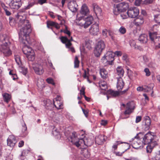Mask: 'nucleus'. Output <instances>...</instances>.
<instances>
[{
    "mask_svg": "<svg viewBox=\"0 0 160 160\" xmlns=\"http://www.w3.org/2000/svg\"><path fill=\"white\" fill-rule=\"evenodd\" d=\"M83 113L84 114L85 116L87 117L88 116V109H84L82 108Z\"/></svg>",
    "mask_w": 160,
    "mask_h": 160,
    "instance_id": "62",
    "label": "nucleus"
},
{
    "mask_svg": "<svg viewBox=\"0 0 160 160\" xmlns=\"http://www.w3.org/2000/svg\"><path fill=\"white\" fill-rule=\"evenodd\" d=\"M71 141L72 143L78 147L80 146H83L85 145L87 146H90L92 144L91 141L90 139H88L86 138L79 139L77 137L76 132H74L72 133L71 138Z\"/></svg>",
    "mask_w": 160,
    "mask_h": 160,
    "instance_id": "4",
    "label": "nucleus"
},
{
    "mask_svg": "<svg viewBox=\"0 0 160 160\" xmlns=\"http://www.w3.org/2000/svg\"><path fill=\"white\" fill-rule=\"evenodd\" d=\"M114 53L115 54V56L116 55L118 57L121 56L122 54V52L120 51H116L114 52Z\"/></svg>",
    "mask_w": 160,
    "mask_h": 160,
    "instance_id": "60",
    "label": "nucleus"
},
{
    "mask_svg": "<svg viewBox=\"0 0 160 160\" xmlns=\"http://www.w3.org/2000/svg\"><path fill=\"white\" fill-rule=\"evenodd\" d=\"M93 9L96 15H101L102 11L101 9L97 5H94Z\"/></svg>",
    "mask_w": 160,
    "mask_h": 160,
    "instance_id": "32",
    "label": "nucleus"
},
{
    "mask_svg": "<svg viewBox=\"0 0 160 160\" xmlns=\"http://www.w3.org/2000/svg\"><path fill=\"white\" fill-rule=\"evenodd\" d=\"M44 106L45 108L48 109H52L53 105L52 104L51 101L50 99H46L43 101Z\"/></svg>",
    "mask_w": 160,
    "mask_h": 160,
    "instance_id": "21",
    "label": "nucleus"
},
{
    "mask_svg": "<svg viewBox=\"0 0 160 160\" xmlns=\"http://www.w3.org/2000/svg\"><path fill=\"white\" fill-rule=\"evenodd\" d=\"M102 33L103 36L106 37L108 34V30L106 29H104L102 31Z\"/></svg>",
    "mask_w": 160,
    "mask_h": 160,
    "instance_id": "64",
    "label": "nucleus"
},
{
    "mask_svg": "<svg viewBox=\"0 0 160 160\" xmlns=\"http://www.w3.org/2000/svg\"><path fill=\"white\" fill-rule=\"evenodd\" d=\"M129 8L128 4L125 2H123L118 4L113 10V13L115 15L119 13L124 12Z\"/></svg>",
    "mask_w": 160,
    "mask_h": 160,
    "instance_id": "8",
    "label": "nucleus"
},
{
    "mask_svg": "<svg viewBox=\"0 0 160 160\" xmlns=\"http://www.w3.org/2000/svg\"><path fill=\"white\" fill-rule=\"evenodd\" d=\"M144 22V19L143 17L139 16L136 18L134 20V24L137 26H140L142 25Z\"/></svg>",
    "mask_w": 160,
    "mask_h": 160,
    "instance_id": "19",
    "label": "nucleus"
},
{
    "mask_svg": "<svg viewBox=\"0 0 160 160\" xmlns=\"http://www.w3.org/2000/svg\"><path fill=\"white\" fill-rule=\"evenodd\" d=\"M100 73L102 78L103 79H106L108 77V72L104 68L100 69Z\"/></svg>",
    "mask_w": 160,
    "mask_h": 160,
    "instance_id": "24",
    "label": "nucleus"
},
{
    "mask_svg": "<svg viewBox=\"0 0 160 160\" xmlns=\"http://www.w3.org/2000/svg\"><path fill=\"white\" fill-rule=\"evenodd\" d=\"M46 81L49 84H52L53 85H54L55 84V83L53 79L51 78H49L47 79Z\"/></svg>",
    "mask_w": 160,
    "mask_h": 160,
    "instance_id": "52",
    "label": "nucleus"
},
{
    "mask_svg": "<svg viewBox=\"0 0 160 160\" xmlns=\"http://www.w3.org/2000/svg\"><path fill=\"white\" fill-rule=\"evenodd\" d=\"M160 30V25L155 24L151 28L152 32L158 33L160 34L159 30Z\"/></svg>",
    "mask_w": 160,
    "mask_h": 160,
    "instance_id": "30",
    "label": "nucleus"
},
{
    "mask_svg": "<svg viewBox=\"0 0 160 160\" xmlns=\"http://www.w3.org/2000/svg\"><path fill=\"white\" fill-rule=\"evenodd\" d=\"M93 20V18L91 15L85 18L78 17L76 22L77 25L87 28L92 23Z\"/></svg>",
    "mask_w": 160,
    "mask_h": 160,
    "instance_id": "5",
    "label": "nucleus"
},
{
    "mask_svg": "<svg viewBox=\"0 0 160 160\" xmlns=\"http://www.w3.org/2000/svg\"><path fill=\"white\" fill-rule=\"evenodd\" d=\"M28 37V35L26 37V38H25V37L23 38V36H22L23 41L24 40H26L27 41V42L26 43H24L22 42V41L21 40L19 39L20 41L24 45V46L22 48V50L23 53L26 55L30 53H33L34 52L32 50L31 48H30L29 46L26 45L27 43H28V41L27 40V38Z\"/></svg>",
    "mask_w": 160,
    "mask_h": 160,
    "instance_id": "10",
    "label": "nucleus"
},
{
    "mask_svg": "<svg viewBox=\"0 0 160 160\" xmlns=\"http://www.w3.org/2000/svg\"><path fill=\"white\" fill-rule=\"evenodd\" d=\"M126 109L125 111V114H129L131 113L134 109V103L133 102H129L126 104Z\"/></svg>",
    "mask_w": 160,
    "mask_h": 160,
    "instance_id": "18",
    "label": "nucleus"
},
{
    "mask_svg": "<svg viewBox=\"0 0 160 160\" xmlns=\"http://www.w3.org/2000/svg\"><path fill=\"white\" fill-rule=\"evenodd\" d=\"M32 67L35 72L38 74L41 75L44 72L42 65L38 62L33 63Z\"/></svg>",
    "mask_w": 160,
    "mask_h": 160,
    "instance_id": "12",
    "label": "nucleus"
},
{
    "mask_svg": "<svg viewBox=\"0 0 160 160\" xmlns=\"http://www.w3.org/2000/svg\"><path fill=\"white\" fill-rule=\"evenodd\" d=\"M88 75H89V71L88 69L87 70H84V74L83 75V78H87V80L88 82L90 83L91 82L90 80L88 79Z\"/></svg>",
    "mask_w": 160,
    "mask_h": 160,
    "instance_id": "44",
    "label": "nucleus"
},
{
    "mask_svg": "<svg viewBox=\"0 0 160 160\" xmlns=\"http://www.w3.org/2000/svg\"><path fill=\"white\" fill-rule=\"evenodd\" d=\"M26 57L29 61H33L35 59V56L34 53H30L28 54H27Z\"/></svg>",
    "mask_w": 160,
    "mask_h": 160,
    "instance_id": "40",
    "label": "nucleus"
},
{
    "mask_svg": "<svg viewBox=\"0 0 160 160\" xmlns=\"http://www.w3.org/2000/svg\"><path fill=\"white\" fill-rule=\"evenodd\" d=\"M144 62L147 65L151 61V58L147 56L144 55L143 57Z\"/></svg>",
    "mask_w": 160,
    "mask_h": 160,
    "instance_id": "39",
    "label": "nucleus"
},
{
    "mask_svg": "<svg viewBox=\"0 0 160 160\" xmlns=\"http://www.w3.org/2000/svg\"><path fill=\"white\" fill-rule=\"evenodd\" d=\"M53 104L55 107L58 109H60L62 108L63 105L61 101H55L54 100H53Z\"/></svg>",
    "mask_w": 160,
    "mask_h": 160,
    "instance_id": "28",
    "label": "nucleus"
},
{
    "mask_svg": "<svg viewBox=\"0 0 160 160\" xmlns=\"http://www.w3.org/2000/svg\"><path fill=\"white\" fill-rule=\"evenodd\" d=\"M119 32L122 34H124L126 32V28L123 27H121L119 30Z\"/></svg>",
    "mask_w": 160,
    "mask_h": 160,
    "instance_id": "50",
    "label": "nucleus"
},
{
    "mask_svg": "<svg viewBox=\"0 0 160 160\" xmlns=\"http://www.w3.org/2000/svg\"><path fill=\"white\" fill-rule=\"evenodd\" d=\"M153 0H145L142 2L143 4H147L152 3Z\"/></svg>",
    "mask_w": 160,
    "mask_h": 160,
    "instance_id": "58",
    "label": "nucleus"
},
{
    "mask_svg": "<svg viewBox=\"0 0 160 160\" xmlns=\"http://www.w3.org/2000/svg\"><path fill=\"white\" fill-rule=\"evenodd\" d=\"M47 26L48 28H49V26L54 27L57 29H58L60 28V26L58 24L52 21L47 22Z\"/></svg>",
    "mask_w": 160,
    "mask_h": 160,
    "instance_id": "27",
    "label": "nucleus"
},
{
    "mask_svg": "<svg viewBox=\"0 0 160 160\" xmlns=\"http://www.w3.org/2000/svg\"><path fill=\"white\" fill-rule=\"evenodd\" d=\"M15 59L18 65H20L21 64V62L20 57L18 55L15 56Z\"/></svg>",
    "mask_w": 160,
    "mask_h": 160,
    "instance_id": "49",
    "label": "nucleus"
},
{
    "mask_svg": "<svg viewBox=\"0 0 160 160\" xmlns=\"http://www.w3.org/2000/svg\"><path fill=\"white\" fill-rule=\"evenodd\" d=\"M17 17L19 20L18 26L22 27L20 29V32L19 33V39L22 40L24 43H26L27 41L26 40L23 41L22 36L26 38V37L29 35L31 32V25L29 21L26 20V16L23 12H19L18 13Z\"/></svg>",
    "mask_w": 160,
    "mask_h": 160,
    "instance_id": "1",
    "label": "nucleus"
},
{
    "mask_svg": "<svg viewBox=\"0 0 160 160\" xmlns=\"http://www.w3.org/2000/svg\"><path fill=\"white\" fill-rule=\"evenodd\" d=\"M83 154L84 157L88 158L90 156V153L89 150L87 149H84L83 151Z\"/></svg>",
    "mask_w": 160,
    "mask_h": 160,
    "instance_id": "42",
    "label": "nucleus"
},
{
    "mask_svg": "<svg viewBox=\"0 0 160 160\" xmlns=\"http://www.w3.org/2000/svg\"><path fill=\"white\" fill-rule=\"evenodd\" d=\"M85 48L90 49L92 48L91 44L89 41H86L85 42Z\"/></svg>",
    "mask_w": 160,
    "mask_h": 160,
    "instance_id": "45",
    "label": "nucleus"
},
{
    "mask_svg": "<svg viewBox=\"0 0 160 160\" xmlns=\"http://www.w3.org/2000/svg\"><path fill=\"white\" fill-rule=\"evenodd\" d=\"M0 41L2 42L0 47L1 52L4 56L9 57L12 55V52L10 48L11 43L8 38L5 34H0Z\"/></svg>",
    "mask_w": 160,
    "mask_h": 160,
    "instance_id": "2",
    "label": "nucleus"
},
{
    "mask_svg": "<svg viewBox=\"0 0 160 160\" xmlns=\"http://www.w3.org/2000/svg\"><path fill=\"white\" fill-rule=\"evenodd\" d=\"M126 143L125 142H120V141H116V143L113 145L112 146V148L114 149H116L117 148V146L119 144L121 143Z\"/></svg>",
    "mask_w": 160,
    "mask_h": 160,
    "instance_id": "55",
    "label": "nucleus"
},
{
    "mask_svg": "<svg viewBox=\"0 0 160 160\" xmlns=\"http://www.w3.org/2000/svg\"><path fill=\"white\" fill-rule=\"evenodd\" d=\"M127 12L129 17L131 18H136L139 13V9L135 7L130 8Z\"/></svg>",
    "mask_w": 160,
    "mask_h": 160,
    "instance_id": "13",
    "label": "nucleus"
},
{
    "mask_svg": "<svg viewBox=\"0 0 160 160\" xmlns=\"http://www.w3.org/2000/svg\"><path fill=\"white\" fill-rule=\"evenodd\" d=\"M150 127V126L147 125V124H144L143 125V128L144 130L145 131H147L149 130Z\"/></svg>",
    "mask_w": 160,
    "mask_h": 160,
    "instance_id": "59",
    "label": "nucleus"
},
{
    "mask_svg": "<svg viewBox=\"0 0 160 160\" xmlns=\"http://www.w3.org/2000/svg\"><path fill=\"white\" fill-rule=\"evenodd\" d=\"M155 137L153 133L150 131L148 132L143 137L142 141L144 145L148 144L146 147L147 152H151L152 149L157 145V142L154 140Z\"/></svg>",
    "mask_w": 160,
    "mask_h": 160,
    "instance_id": "3",
    "label": "nucleus"
},
{
    "mask_svg": "<svg viewBox=\"0 0 160 160\" xmlns=\"http://www.w3.org/2000/svg\"><path fill=\"white\" fill-rule=\"evenodd\" d=\"M19 71L22 72L23 75H25L27 72V69L24 67H20L19 68Z\"/></svg>",
    "mask_w": 160,
    "mask_h": 160,
    "instance_id": "46",
    "label": "nucleus"
},
{
    "mask_svg": "<svg viewBox=\"0 0 160 160\" xmlns=\"http://www.w3.org/2000/svg\"><path fill=\"white\" fill-rule=\"evenodd\" d=\"M99 24L97 23L92 25L89 29L90 33L93 35H97L99 33Z\"/></svg>",
    "mask_w": 160,
    "mask_h": 160,
    "instance_id": "14",
    "label": "nucleus"
},
{
    "mask_svg": "<svg viewBox=\"0 0 160 160\" xmlns=\"http://www.w3.org/2000/svg\"><path fill=\"white\" fill-rule=\"evenodd\" d=\"M108 93L112 96L116 97L119 95V92L118 91H114L113 90H110L108 91Z\"/></svg>",
    "mask_w": 160,
    "mask_h": 160,
    "instance_id": "33",
    "label": "nucleus"
},
{
    "mask_svg": "<svg viewBox=\"0 0 160 160\" xmlns=\"http://www.w3.org/2000/svg\"><path fill=\"white\" fill-rule=\"evenodd\" d=\"M115 54L112 51H108L101 59L102 62L105 65H112L114 60Z\"/></svg>",
    "mask_w": 160,
    "mask_h": 160,
    "instance_id": "7",
    "label": "nucleus"
},
{
    "mask_svg": "<svg viewBox=\"0 0 160 160\" xmlns=\"http://www.w3.org/2000/svg\"><path fill=\"white\" fill-rule=\"evenodd\" d=\"M158 34H159L158 33L152 32H150L149 33V36L150 39L151 41L154 43H155L156 40L157 39L158 36L157 35Z\"/></svg>",
    "mask_w": 160,
    "mask_h": 160,
    "instance_id": "23",
    "label": "nucleus"
},
{
    "mask_svg": "<svg viewBox=\"0 0 160 160\" xmlns=\"http://www.w3.org/2000/svg\"><path fill=\"white\" fill-rule=\"evenodd\" d=\"M4 101L7 102H8L11 98L10 95L8 93H4L2 94Z\"/></svg>",
    "mask_w": 160,
    "mask_h": 160,
    "instance_id": "34",
    "label": "nucleus"
},
{
    "mask_svg": "<svg viewBox=\"0 0 160 160\" xmlns=\"http://www.w3.org/2000/svg\"><path fill=\"white\" fill-rule=\"evenodd\" d=\"M152 160H160V151H158L156 152L155 156Z\"/></svg>",
    "mask_w": 160,
    "mask_h": 160,
    "instance_id": "47",
    "label": "nucleus"
},
{
    "mask_svg": "<svg viewBox=\"0 0 160 160\" xmlns=\"http://www.w3.org/2000/svg\"><path fill=\"white\" fill-rule=\"evenodd\" d=\"M61 32H63L67 34L68 36V38H67L68 39H71V32L67 29V28L66 26L65 27V29L64 30H61Z\"/></svg>",
    "mask_w": 160,
    "mask_h": 160,
    "instance_id": "38",
    "label": "nucleus"
},
{
    "mask_svg": "<svg viewBox=\"0 0 160 160\" xmlns=\"http://www.w3.org/2000/svg\"><path fill=\"white\" fill-rule=\"evenodd\" d=\"M124 85V82L122 78L120 77L117 79V88L119 91H121Z\"/></svg>",
    "mask_w": 160,
    "mask_h": 160,
    "instance_id": "20",
    "label": "nucleus"
},
{
    "mask_svg": "<svg viewBox=\"0 0 160 160\" xmlns=\"http://www.w3.org/2000/svg\"><path fill=\"white\" fill-rule=\"evenodd\" d=\"M21 5V0H12L9 3L10 8L13 9H18Z\"/></svg>",
    "mask_w": 160,
    "mask_h": 160,
    "instance_id": "15",
    "label": "nucleus"
},
{
    "mask_svg": "<svg viewBox=\"0 0 160 160\" xmlns=\"http://www.w3.org/2000/svg\"><path fill=\"white\" fill-rule=\"evenodd\" d=\"M142 134L141 133H139L134 138L132 139V141L131 142L130 141V143H126L128 147H129L130 145H131L133 148L138 149L141 148L143 147L144 145L142 141L141 140V138H140V135Z\"/></svg>",
    "mask_w": 160,
    "mask_h": 160,
    "instance_id": "6",
    "label": "nucleus"
},
{
    "mask_svg": "<svg viewBox=\"0 0 160 160\" xmlns=\"http://www.w3.org/2000/svg\"><path fill=\"white\" fill-rule=\"evenodd\" d=\"M154 85L153 84H151L148 86H144V92H148L152 89L153 88Z\"/></svg>",
    "mask_w": 160,
    "mask_h": 160,
    "instance_id": "35",
    "label": "nucleus"
},
{
    "mask_svg": "<svg viewBox=\"0 0 160 160\" xmlns=\"http://www.w3.org/2000/svg\"><path fill=\"white\" fill-rule=\"evenodd\" d=\"M144 71L145 73V75L147 76H149L151 75V72L149 69L148 68H145Z\"/></svg>",
    "mask_w": 160,
    "mask_h": 160,
    "instance_id": "54",
    "label": "nucleus"
},
{
    "mask_svg": "<svg viewBox=\"0 0 160 160\" xmlns=\"http://www.w3.org/2000/svg\"><path fill=\"white\" fill-rule=\"evenodd\" d=\"M79 62L78 60V58L77 56H76L75 58L74 61V68H78L79 67Z\"/></svg>",
    "mask_w": 160,
    "mask_h": 160,
    "instance_id": "43",
    "label": "nucleus"
},
{
    "mask_svg": "<svg viewBox=\"0 0 160 160\" xmlns=\"http://www.w3.org/2000/svg\"><path fill=\"white\" fill-rule=\"evenodd\" d=\"M147 65L148 67L152 68H155L156 67V63L151 60Z\"/></svg>",
    "mask_w": 160,
    "mask_h": 160,
    "instance_id": "41",
    "label": "nucleus"
},
{
    "mask_svg": "<svg viewBox=\"0 0 160 160\" xmlns=\"http://www.w3.org/2000/svg\"><path fill=\"white\" fill-rule=\"evenodd\" d=\"M7 141L8 145L11 147L14 146L17 142L16 138L13 135L9 136Z\"/></svg>",
    "mask_w": 160,
    "mask_h": 160,
    "instance_id": "17",
    "label": "nucleus"
},
{
    "mask_svg": "<svg viewBox=\"0 0 160 160\" xmlns=\"http://www.w3.org/2000/svg\"><path fill=\"white\" fill-rule=\"evenodd\" d=\"M139 40L141 43H146L148 41L147 35L145 34H141L139 36Z\"/></svg>",
    "mask_w": 160,
    "mask_h": 160,
    "instance_id": "26",
    "label": "nucleus"
},
{
    "mask_svg": "<svg viewBox=\"0 0 160 160\" xmlns=\"http://www.w3.org/2000/svg\"><path fill=\"white\" fill-rule=\"evenodd\" d=\"M60 39L62 43L65 44L66 47L69 48L70 50L72 52H75V50L73 48L71 47L72 43L71 42L72 41V37H71L70 39H68L66 37H61Z\"/></svg>",
    "mask_w": 160,
    "mask_h": 160,
    "instance_id": "11",
    "label": "nucleus"
},
{
    "mask_svg": "<svg viewBox=\"0 0 160 160\" xmlns=\"http://www.w3.org/2000/svg\"><path fill=\"white\" fill-rule=\"evenodd\" d=\"M68 7L70 10L72 12H76L78 9V5L76 2L74 1L70 2L68 3Z\"/></svg>",
    "mask_w": 160,
    "mask_h": 160,
    "instance_id": "16",
    "label": "nucleus"
},
{
    "mask_svg": "<svg viewBox=\"0 0 160 160\" xmlns=\"http://www.w3.org/2000/svg\"><path fill=\"white\" fill-rule=\"evenodd\" d=\"M85 88L83 86L82 87L81 89L80 90V94L81 95H83L84 96L85 95Z\"/></svg>",
    "mask_w": 160,
    "mask_h": 160,
    "instance_id": "57",
    "label": "nucleus"
},
{
    "mask_svg": "<svg viewBox=\"0 0 160 160\" xmlns=\"http://www.w3.org/2000/svg\"><path fill=\"white\" fill-rule=\"evenodd\" d=\"M57 17H58V19L59 20H62L61 21V24H63V23H64L65 21H64V20H63V18L61 16L59 15H58Z\"/></svg>",
    "mask_w": 160,
    "mask_h": 160,
    "instance_id": "61",
    "label": "nucleus"
},
{
    "mask_svg": "<svg viewBox=\"0 0 160 160\" xmlns=\"http://www.w3.org/2000/svg\"><path fill=\"white\" fill-rule=\"evenodd\" d=\"M120 16L123 19H126L129 17V16L128 14V12L126 13H123L121 14L120 15Z\"/></svg>",
    "mask_w": 160,
    "mask_h": 160,
    "instance_id": "53",
    "label": "nucleus"
},
{
    "mask_svg": "<svg viewBox=\"0 0 160 160\" xmlns=\"http://www.w3.org/2000/svg\"><path fill=\"white\" fill-rule=\"evenodd\" d=\"M144 120L143 123L144 124L150 126L151 121L149 117L146 116L144 117Z\"/></svg>",
    "mask_w": 160,
    "mask_h": 160,
    "instance_id": "36",
    "label": "nucleus"
},
{
    "mask_svg": "<svg viewBox=\"0 0 160 160\" xmlns=\"http://www.w3.org/2000/svg\"><path fill=\"white\" fill-rule=\"evenodd\" d=\"M100 88L102 90H106L108 88L107 82L103 80H101L99 83Z\"/></svg>",
    "mask_w": 160,
    "mask_h": 160,
    "instance_id": "25",
    "label": "nucleus"
},
{
    "mask_svg": "<svg viewBox=\"0 0 160 160\" xmlns=\"http://www.w3.org/2000/svg\"><path fill=\"white\" fill-rule=\"evenodd\" d=\"M27 130V127L26 124L24 123L22 125V132L23 133V136L25 137L27 135V133L26 132Z\"/></svg>",
    "mask_w": 160,
    "mask_h": 160,
    "instance_id": "37",
    "label": "nucleus"
},
{
    "mask_svg": "<svg viewBox=\"0 0 160 160\" xmlns=\"http://www.w3.org/2000/svg\"><path fill=\"white\" fill-rule=\"evenodd\" d=\"M117 74L120 77H122L124 75V71L121 66H118L116 68Z\"/></svg>",
    "mask_w": 160,
    "mask_h": 160,
    "instance_id": "29",
    "label": "nucleus"
},
{
    "mask_svg": "<svg viewBox=\"0 0 160 160\" xmlns=\"http://www.w3.org/2000/svg\"><path fill=\"white\" fill-rule=\"evenodd\" d=\"M105 45L104 42L102 40L98 42L95 46L94 50V54L96 56L98 57L101 54L102 51L104 49Z\"/></svg>",
    "mask_w": 160,
    "mask_h": 160,
    "instance_id": "9",
    "label": "nucleus"
},
{
    "mask_svg": "<svg viewBox=\"0 0 160 160\" xmlns=\"http://www.w3.org/2000/svg\"><path fill=\"white\" fill-rule=\"evenodd\" d=\"M104 137L102 135H99L95 138V142L98 144H101L104 141Z\"/></svg>",
    "mask_w": 160,
    "mask_h": 160,
    "instance_id": "31",
    "label": "nucleus"
},
{
    "mask_svg": "<svg viewBox=\"0 0 160 160\" xmlns=\"http://www.w3.org/2000/svg\"><path fill=\"white\" fill-rule=\"evenodd\" d=\"M129 44L131 47L136 48H137L136 46V42L134 40H131L129 41Z\"/></svg>",
    "mask_w": 160,
    "mask_h": 160,
    "instance_id": "48",
    "label": "nucleus"
},
{
    "mask_svg": "<svg viewBox=\"0 0 160 160\" xmlns=\"http://www.w3.org/2000/svg\"><path fill=\"white\" fill-rule=\"evenodd\" d=\"M122 59L126 62H127L128 60L127 55L126 54H124L122 57Z\"/></svg>",
    "mask_w": 160,
    "mask_h": 160,
    "instance_id": "63",
    "label": "nucleus"
},
{
    "mask_svg": "<svg viewBox=\"0 0 160 160\" xmlns=\"http://www.w3.org/2000/svg\"><path fill=\"white\" fill-rule=\"evenodd\" d=\"M154 19L157 23H160V14L155 15Z\"/></svg>",
    "mask_w": 160,
    "mask_h": 160,
    "instance_id": "51",
    "label": "nucleus"
},
{
    "mask_svg": "<svg viewBox=\"0 0 160 160\" xmlns=\"http://www.w3.org/2000/svg\"><path fill=\"white\" fill-rule=\"evenodd\" d=\"M142 0H136L135 2V5L137 6H139L140 4H142Z\"/></svg>",
    "mask_w": 160,
    "mask_h": 160,
    "instance_id": "56",
    "label": "nucleus"
},
{
    "mask_svg": "<svg viewBox=\"0 0 160 160\" xmlns=\"http://www.w3.org/2000/svg\"><path fill=\"white\" fill-rule=\"evenodd\" d=\"M80 12L82 15H86L89 13V10L86 5H82Z\"/></svg>",
    "mask_w": 160,
    "mask_h": 160,
    "instance_id": "22",
    "label": "nucleus"
}]
</instances>
